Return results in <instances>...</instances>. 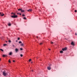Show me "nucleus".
I'll list each match as a JSON object with an SVG mask.
<instances>
[{
  "label": "nucleus",
  "instance_id": "obj_1",
  "mask_svg": "<svg viewBox=\"0 0 77 77\" xmlns=\"http://www.w3.org/2000/svg\"><path fill=\"white\" fill-rule=\"evenodd\" d=\"M11 14H13V16H11V18H17L18 17V16L17 15H15V14L14 13H11Z\"/></svg>",
  "mask_w": 77,
  "mask_h": 77
},
{
  "label": "nucleus",
  "instance_id": "obj_2",
  "mask_svg": "<svg viewBox=\"0 0 77 77\" xmlns=\"http://www.w3.org/2000/svg\"><path fill=\"white\" fill-rule=\"evenodd\" d=\"M3 74L4 76H6V75H9L10 74L9 73H7L5 72H3Z\"/></svg>",
  "mask_w": 77,
  "mask_h": 77
},
{
  "label": "nucleus",
  "instance_id": "obj_3",
  "mask_svg": "<svg viewBox=\"0 0 77 77\" xmlns=\"http://www.w3.org/2000/svg\"><path fill=\"white\" fill-rule=\"evenodd\" d=\"M18 11H20L21 12H24V10H23L22 9H18Z\"/></svg>",
  "mask_w": 77,
  "mask_h": 77
},
{
  "label": "nucleus",
  "instance_id": "obj_4",
  "mask_svg": "<svg viewBox=\"0 0 77 77\" xmlns=\"http://www.w3.org/2000/svg\"><path fill=\"white\" fill-rule=\"evenodd\" d=\"M66 50H67V48L66 47L62 49V50H63V51H66Z\"/></svg>",
  "mask_w": 77,
  "mask_h": 77
},
{
  "label": "nucleus",
  "instance_id": "obj_5",
  "mask_svg": "<svg viewBox=\"0 0 77 77\" xmlns=\"http://www.w3.org/2000/svg\"><path fill=\"white\" fill-rule=\"evenodd\" d=\"M15 51H16V53H17L19 51V50L17 48H16L15 49Z\"/></svg>",
  "mask_w": 77,
  "mask_h": 77
},
{
  "label": "nucleus",
  "instance_id": "obj_6",
  "mask_svg": "<svg viewBox=\"0 0 77 77\" xmlns=\"http://www.w3.org/2000/svg\"><path fill=\"white\" fill-rule=\"evenodd\" d=\"M28 12H32V9H30L28 10H27Z\"/></svg>",
  "mask_w": 77,
  "mask_h": 77
},
{
  "label": "nucleus",
  "instance_id": "obj_7",
  "mask_svg": "<svg viewBox=\"0 0 77 77\" xmlns=\"http://www.w3.org/2000/svg\"><path fill=\"white\" fill-rule=\"evenodd\" d=\"M71 44L72 45H73V46H74V45H75V44L74 43V42H71Z\"/></svg>",
  "mask_w": 77,
  "mask_h": 77
},
{
  "label": "nucleus",
  "instance_id": "obj_8",
  "mask_svg": "<svg viewBox=\"0 0 77 77\" xmlns=\"http://www.w3.org/2000/svg\"><path fill=\"white\" fill-rule=\"evenodd\" d=\"M47 69L48 70H50V69H51V67H48Z\"/></svg>",
  "mask_w": 77,
  "mask_h": 77
},
{
  "label": "nucleus",
  "instance_id": "obj_9",
  "mask_svg": "<svg viewBox=\"0 0 77 77\" xmlns=\"http://www.w3.org/2000/svg\"><path fill=\"white\" fill-rule=\"evenodd\" d=\"M3 57H6V56H7V55H5V54H3L2 56Z\"/></svg>",
  "mask_w": 77,
  "mask_h": 77
},
{
  "label": "nucleus",
  "instance_id": "obj_10",
  "mask_svg": "<svg viewBox=\"0 0 77 77\" xmlns=\"http://www.w3.org/2000/svg\"><path fill=\"white\" fill-rule=\"evenodd\" d=\"M8 26H11V24L10 23H8Z\"/></svg>",
  "mask_w": 77,
  "mask_h": 77
},
{
  "label": "nucleus",
  "instance_id": "obj_11",
  "mask_svg": "<svg viewBox=\"0 0 77 77\" xmlns=\"http://www.w3.org/2000/svg\"><path fill=\"white\" fill-rule=\"evenodd\" d=\"M4 14H1V16H2V17H3V16H4Z\"/></svg>",
  "mask_w": 77,
  "mask_h": 77
},
{
  "label": "nucleus",
  "instance_id": "obj_12",
  "mask_svg": "<svg viewBox=\"0 0 77 77\" xmlns=\"http://www.w3.org/2000/svg\"><path fill=\"white\" fill-rule=\"evenodd\" d=\"M60 53H63V52L62 51H60Z\"/></svg>",
  "mask_w": 77,
  "mask_h": 77
},
{
  "label": "nucleus",
  "instance_id": "obj_13",
  "mask_svg": "<svg viewBox=\"0 0 77 77\" xmlns=\"http://www.w3.org/2000/svg\"><path fill=\"white\" fill-rule=\"evenodd\" d=\"M1 39H2V40H3V39H4V37H2L1 38Z\"/></svg>",
  "mask_w": 77,
  "mask_h": 77
},
{
  "label": "nucleus",
  "instance_id": "obj_14",
  "mask_svg": "<svg viewBox=\"0 0 77 77\" xmlns=\"http://www.w3.org/2000/svg\"><path fill=\"white\" fill-rule=\"evenodd\" d=\"M9 55H12V52H10L9 53Z\"/></svg>",
  "mask_w": 77,
  "mask_h": 77
},
{
  "label": "nucleus",
  "instance_id": "obj_15",
  "mask_svg": "<svg viewBox=\"0 0 77 77\" xmlns=\"http://www.w3.org/2000/svg\"><path fill=\"white\" fill-rule=\"evenodd\" d=\"M21 46H23V45H24L23 43H21Z\"/></svg>",
  "mask_w": 77,
  "mask_h": 77
},
{
  "label": "nucleus",
  "instance_id": "obj_16",
  "mask_svg": "<svg viewBox=\"0 0 77 77\" xmlns=\"http://www.w3.org/2000/svg\"><path fill=\"white\" fill-rule=\"evenodd\" d=\"M0 50H1V51H3V50L2 49H0Z\"/></svg>",
  "mask_w": 77,
  "mask_h": 77
},
{
  "label": "nucleus",
  "instance_id": "obj_17",
  "mask_svg": "<svg viewBox=\"0 0 77 77\" xmlns=\"http://www.w3.org/2000/svg\"><path fill=\"white\" fill-rule=\"evenodd\" d=\"M23 19H24V20H26V17H23Z\"/></svg>",
  "mask_w": 77,
  "mask_h": 77
},
{
  "label": "nucleus",
  "instance_id": "obj_18",
  "mask_svg": "<svg viewBox=\"0 0 77 77\" xmlns=\"http://www.w3.org/2000/svg\"><path fill=\"white\" fill-rule=\"evenodd\" d=\"M22 42L21 41H20L19 42V44H21V43H22Z\"/></svg>",
  "mask_w": 77,
  "mask_h": 77
},
{
  "label": "nucleus",
  "instance_id": "obj_19",
  "mask_svg": "<svg viewBox=\"0 0 77 77\" xmlns=\"http://www.w3.org/2000/svg\"><path fill=\"white\" fill-rule=\"evenodd\" d=\"M6 45H7L6 44H4L3 45V46H6Z\"/></svg>",
  "mask_w": 77,
  "mask_h": 77
},
{
  "label": "nucleus",
  "instance_id": "obj_20",
  "mask_svg": "<svg viewBox=\"0 0 77 77\" xmlns=\"http://www.w3.org/2000/svg\"><path fill=\"white\" fill-rule=\"evenodd\" d=\"M49 66H51V64H49Z\"/></svg>",
  "mask_w": 77,
  "mask_h": 77
},
{
  "label": "nucleus",
  "instance_id": "obj_21",
  "mask_svg": "<svg viewBox=\"0 0 77 77\" xmlns=\"http://www.w3.org/2000/svg\"><path fill=\"white\" fill-rule=\"evenodd\" d=\"M12 47H13L14 48L15 47V45H12Z\"/></svg>",
  "mask_w": 77,
  "mask_h": 77
},
{
  "label": "nucleus",
  "instance_id": "obj_22",
  "mask_svg": "<svg viewBox=\"0 0 77 77\" xmlns=\"http://www.w3.org/2000/svg\"><path fill=\"white\" fill-rule=\"evenodd\" d=\"M31 60H32V59H30L29 60V62H30V61H31Z\"/></svg>",
  "mask_w": 77,
  "mask_h": 77
},
{
  "label": "nucleus",
  "instance_id": "obj_23",
  "mask_svg": "<svg viewBox=\"0 0 77 77\" xmlns=\"http://www.w3.org/2000/svg\"><path fill=\"white\" fill-rule=\"evenodd\" d=\"M9 42H11V41L9 40L8 41Z\"/></svg>",
  "mask_w": 77,
  "mask_h": 77
},
{
  "label": "nucleus",
  "instance_id": "obj_24",
  "mask_svg": "<svg viewBox=\"0 0 77 77\" xmlns=\"http://www.w3.org/2000/svg\"><path fill=\"white\" fill-rule=\"evenodd\" d=\"M10 60H9V61H8V62L9 63H11V61H10Z\"/></svg>",
  "mask_w": 77,
  "mask_h": 77
},
{
  "label": "nucleus",
  "instance_id": "obj_25",
  "mask_svg": "<svg viewBox=\"0 0 77 77\" xmlns=\"http://www.w3.org/2000/svg\"><path fill=\"white\" fill-rule=\"evenodd\" d=\"M20 56H21V57H23V54H21Z\"/></svg>",
  "mask_w": 77,
  "mask_h": 77
},
{
  "label": "nucleus",
  "instance_id": "obj_26",
  "mask_svg": "<svg viewBox=\"0 0 77 77\" xmlns=\"http://www.w3.org/2000/svg\"><path fill=\"white\" fill-rule=\"evenodd\" d=\"M51 44H54V42H51Z\"/></svg>",
  "mask_w": 77,
  "mask_h": 77
},
{
  "label": "nucleus",
  "instance_id": "obj_27",
  "mask_svg": "<svg viewBox=\"0 0 77 77\" xmlns=\"http://www.w3.org/2000/svg\"><path fill=\"white\" fill-rule=\"evenodd\" d=\"M17 39L18 40H20V38H18Z\"/></svg>",
  "mask_w": 77,
  "mask_h": 77
},
{
  "label": "nucleus",
  "instance_id": "obj_28",
  "mask_svg": "<svg viewBox=\"0 0 77 77\" xmlns=\"http://www.w3.org/2000/svg\"><path fill=\"white\" fill-rule=\"evenodd\" d=\"M25 16V15H24V14H23V15H22V16L23 17H24V16Z\"/></svg>",
  "mask_w": 77,
  "mask_h": 77
},
{
  "label": "nucleus",
  "instance_id": "obj_29",
  "mask_svg": "<svg viewBox=\"0 0 77 77\" xmlns=\"http://www.w3.org/2000/svg\"><path fill=\"white\" fill-rule=\"evenodd\" d=\"M20 50H23V48H20Z\"/></svg>",
  "mask_w": 77,
  "mask_h": 77
},
{
  "label": "nucleus",
  "instance_id": "obj_30",
  "mask_svg": "<svg viewBox=\"0 0 77 77\" xmlns=\"http://www.w3.org/2000/svg\"><path fill=\"white\" fill-rule=\"evenodd\" d=\"M77 12V11L76 10H75V12Z\"/></svg>",
  "mask_w": 77,
  "mask_h": 77
},
{
  "label": "nucleus",
  "instance_id": "obj_31",
  "mask_svg": "<svg viewBox=\"0 0 77 77\" xmlns=\"http://www.w3.org/2000/svg\"><path fill=\"white\" fill-rule=\"evenodd\" d=\"M75 35L77 36V33H75Z\"/></svg>",
  "mask_w": 77,
  "mask_h": 77
},
{
  "label": "nucleus",
  "instance_id": "obj_32",
  "mask_svg": "<svg viewBox=\"0 0 77 77\" xmlns=\"http://www.w3.org/2000/svg\"><path fill=\"white\" fill-rule=\"evenodd\" d=\"M42 43H41L40 44V45H41V44H42Z\"/></svg>",
  "mask_w": 77,
  "mask_h": 77
},
{
  "label": "nucleus",
  "instance_id": "obj_33",
  "mask_svg": "<svg viewBox=\"0 0 77 77\" xmlns=\"http://www.w3.org/2000/svg\"><path fill=\"white\" fill-rule=\"evenodd\" d=\"M13 62H15V60H13Z\"/></svg>",
  "mask_w": 77,
  "mask_h": 77
},
{
  "label": "nucleus",
  "instance_id": "obj_34",
  "mask_svg": "<svg viewBox=\"0 0 77 77\" xmlns=\"http://www.w3.org/2000/svg\"><path fill=\"white\" fill-rule=\"evenodd\" d=\"M16 42H18V40H16Z\"/></svg>",
  "mask_w": 77,
  "mask_h": 77
},
{
  "label": "nucleus",
  "instance_id": "obj_35",
  "mask_svg": "<svg viewBox=\"0 0 77 77\" xmlns=\"http://www.w3.org/2000/svg\"><path fill=\"white\" fill-rule=\"evenodd\" d=\"M20 15H21V14H20Z\"/></svg>",
  "mask_w": 77,
  "mask_h": 77
},
{
  "label": "nucleus",
  "instance_id": "obj_36",
  "mask_svg": "<svg viewBox=\"0 0 77 77\" xmlns=\"http://www.w3.org/2000/svg\"><path fill=\"white\" fill-rule=\"evenodd\" d=\"M48 49V50H51V49Z\"/></svg>",
  "mask_w": 77,
  "mask_h": 77
},
{
  "label": "nucleus",
  "instance_id": "obj_37",
  "mask_svg": "<svg viewBox=\"0 0 77 77\" xmlns=\"http://www.w3.org/2000/svg\"><path fill=\"white\" fill-rule=\"evenodd\" d=\"M31 63H33V62H31Z\"/></svg>",
  "mask_w": 77,
  "mask_h": 77
},
{
  "label": "nucleus",
  "instance_id": "obj_38",
  "mask_svg": "<svg viewBox=\"0 0 77 77\" xmlns=\"http://www.w3.org/2000/svg\"><path fill=\"white\" fill-rule=\"evenodd\" d=\"M17 14L18 15V14H20L17 13Z\"/></svg>",
  "mask_w": 77,
  "mask_h": 77
},
{
  "label": "nucleus",
  "instance_id": "obj_39",
  "mask_svg": "<svg viewBox=\"0 0 77 77\" xmlns=\"http://www.w3.org/2000/svg\"><path fill=\"white\" fill-rule=\"evenodd\" d=\"M38 36H37V38L38 39Z\"/></svg>",
  "mask_w": 77,
  "mask_h": 77
},
{
  "label": "nucleus",
  "instance_id": "obj_40",
  "mask_svg": "<svg viewBox=\"0 0 77 77\" xmlns=\"http://www.w3.org/2000/svg\"><path fill=\"white\" fill-rule=\"evenodd\" d=\"M6 42H8L7 41H6Z\"/></svg>",
  "mask_w": 77,
  "mask_h": 77
},
{
  "label": "nucleus",
  "instance_id": "obj_41",
  "mask_svg": "<svg viewBox=\"0 0 77 77\" xmlns=\"http://www.w3.org/2000/svg\"><path fill=\"white\" fill-rule=\"evenodd\" d=\"M2 13H1L0 12V15H1Z\"/></svg>",
  "mask_w": 77,
  "mask_h": 77
},
{
  "label": "nucleus",
  "instance_id": "obj_42",
  "mask_svg": "<svg viewBox=\"0 0 77 77\" xmlns=\"http://www.w3.org/2000/svg\"><path fill=\"white\" fill-rule=\"evenodd\" d=\"M1 60V58H0V61Z\"/></svg>",
  "mask_w": 77,
  "mask_h": 77
},
{
  "label": "nucleus",
  "instance_id": "obj_43",
  "mask_svg": "<svg viewBox=\"0 0 77 77\" xmlns=\"http://www.w3.org/2000/svg\"><path fill=\"white\" fill-rule=\"evenodd\" d=\"M32 71H33V70H32Z\"/></svg>",
  "mask_w": 77,
  "mask_h": 77
}]
</instances>
